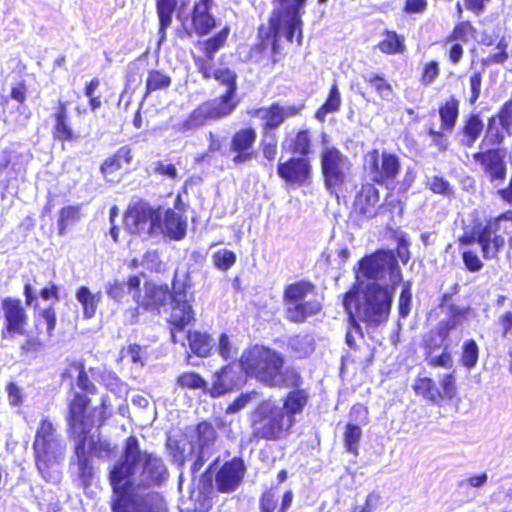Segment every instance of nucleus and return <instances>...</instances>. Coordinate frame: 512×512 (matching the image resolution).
I'll use <instances>...</instances> for the list:
<instances>
[{"label": "nucleus", "mask_w": 512, "mask_h": 512, "mask_svg": "<svg viewBox=\"0 0 512 512\" xmlns=\"http://www.w3.org/2000/svg\"><path fill=\"white\" fill-rule=\"evenodd\" d=\"M60 376L62 380H72L75 378L76 385L81 390L73 392L67 403V411L69 410L70 404L81 396L88 400L84 414L96 416L97 428L105 426L109 418L112 416V413L109 409L106 397L101 398L97 406L90 408L92 400L89 395H96L98 393V388L91 380L86 370L85 362L83 360L76 359L67 360L66 367L63 369Z\"/></svg>", "instance_id": "obj_7"}, {"label": "nucleus", "mask_w": 512, "mask_h": 512, "mask_svg": "<svg viewBox=\"0 0 512 512\" xmlns=\"http://www.w3.org/2000/svg\"><path fill=\"white\" fill-rule=\"evenodd\" d=\"M141 275L134 274L128 276L126 286L132 293L133 301L136 306L131 310L132 316L137 321L139 315L144 312L160 314L161 310L167 305L172 295V287L167 284H159L154 280H146L143 288H140Z\"/></svg>", "instance_id": "obj_10"}, {"label": "nucleus", "mask_w": 512, "mask_h": 512, "mask_svg": "<svg viewBox=\"0 0 512 512\" xmlns=\"http://www.w3.org/2000/svg\"><path fill=\"white\" fill-rule=\"evenodd\" d=\"M176 384L183 389H201L206 392L207 382L195 371H186L179 374L176 378Z\"/></svg>", "instance_id": "obj_49"}, {"label": "nucleus", "mask_w": 512, "mask_h": 512, "mask_svg": "<svg viewBox=\"0 0 512 512\" xmlns=\"http://www.w3.org/2000/svg\"><path fill=\"white\" fill-rule=\"evenodd\" d=\"M442 42L443 44H450L445 49V56L448 62L454 66L458 65L464 57L463 44L458 41H446V37Z\"/></svg>", "instance_id": "obj_57"}, {"label": "nucleus", "mask_w": 512, "mask_h": 512, "mask_svg": "<svg viewBox=\"0 0 512 512\" xmlns=\"http://www.w3.org/2000/svg\"><path fill=\"white\" fill-rule=\"evenodd\" d=\"M484 129V123L480 115L470 113L463 121L457 132L459 145L464 148H471L480 138Z\"/></svg>", "instance_id": "obj_28"}, {"label": "nucleus", "mask_w": 512, "mask_h": 512, "mask_svg": "<svg viewBox=\"0 0 512 512\" xmlns=\"http://www.w3.org/2000/svg\"><path fill=\"white\" fill-rule=\"evenodd\" d=\"M277 175L287 185L309 186L312 182L313 166L310 157L292 156L277 164Z\"/></svg>", "instance_id": "obj_21"}, {"label": "nucleus", "mask_w": 512, "mask_h": 512, "mask_svg": "<svg viewBox=\"0 0 512 512\" xmlns=\"http://www.w3.org/2000/svg\"><path fill=\"white\" fill-rule=\"evenodd\" d=\"M196 433L198 443L201 448L208 446L215 442L217 432L214 426L209 421H201L196 426Z\"/></svg>", "instance_id": "obj_52"}, {"label": "nucleus", "mask_w": 512, "mask_h": 512, "mask_svg": "<svg viewBox=\"0 0 512 512\" xmlns=\"http://www.w3.org/2000/svg\"><path fill=\"white\" fill-rule=\"evenodd\" d=\"M239 364L247 376L268 387L302 389L300 371L292 366L284 367V355L269 346L255 344L244 349Z\"/></svg>", "instance_id": "obj_5"}, {"label": "nucleus", "mask_w": 512, "mask_h": 512, "mask_svg": "<svg viewBox=\"0 0 512 512\" xmlns=\"http://www.w3.org/2000/svg\"><path fill=\"white\" fill-rule=\"evenodd\" d=\"M267 139H263L261 142V151L263 157L268 161H274L277 156L278 142L275 133L264 134Z\"/></svg>", "instance_id": "obj_59"}, {"label": "nucleus", "mask_w": 512, "mask_h": 512, "mask_svg": "<svg viewBox=\"0 0 512 512\" xmlns=\"http://www.w3.org/2000/svg\"><path fill=\"white\" fill-rule=\"evenodd\" d=\"M80 207L76 205L64 206L59 210L58 214V234L64 235L70 225L80 219Z\"/></svg>", "instance_id": "obj_47"}, {"label": "nucleus", "mask_w": 512, "mask_h": 512, "mask_svg": "<svg viewBox=\"0 0 512 512\" xmlns=\"http://www.w3.org/2000/svg\"><path fill=\"white\" fill-rule=\"evenodd\" d=\"M361 437L362 430L360 425L348 422L343 432V443L346 451L354 456H358Z\"/></svg>", "instance_id": "obj_46"}, {"label": "nucleus", "mask_w": 512, "mask_h": 512, "mask_svg": "<svg viewBox=\"0 0 512 512\" xmlns=\"http://www.w3.org/2000/svg\"><path fill=\"white\" fill-rule=\"evenodd\" d=\"M0 305L3 313L1 338L7 340L25 335L29 318L22 301L19 298L5 297L1 299Z\"/></svg>", "instance_id": "obj_18"}, {"label": "nucleus", "mask_w": 512, "mask_h": 512, "mask_svg": "<svg viewBox=\"0 0 512 512\" xmlns=\"http://www.w3.org/2000/svg\"><path fill=\"white\" fill-rule=\"evenodd\" d=\"M479 359V346L474 339L466 340L461 347V355L459 362L460 364L467 368H474Z\"/></svg>", "instance_id": "obj_48"}, {"label": "nucleus", "mask_w": 512, "mask_h": 512, "mask_svg": "<svg viewBox=\"0 0 512 512\" xmlns=\"http://www.w3.org/2000/svg\"><path fill=\"white\" fill-rule=\"evenodd\" d=\"M32 449L37 470L45 480H49L51 478V468L61 459L64 447L61 444L55 425L48 417L39 421Z\"/></svg>", "instance_id": "obj_9"}, {"label": "nucleus", "mask_w": 512, "mask_h": 512, "mask_svg": "<svg viewBox=\"0 0 512 512\" xmlns=\"http://www.w3.org/2000/svg\"><path fill=\"white\" fill-rule=\"evenodd\" d=\"M44 346L40 336H36L32 332V335L27 336L24 342L21 343L19 347L20 355L26 359H36L43 352Z\"/></svg>", "instance_id": "obj_50"}, {"label": "nucleus", "mask_w": 512, "mask_h": 512, "mask_svg": "<svg viewBox=\"0 0 512 512\" xmlns=\"http://www.w3.org/2000/svg\"><path fill=\"white\" fill-rule=\"evenodd\" d=\"M236 254L228 249H220L212 255L214 266L221 270L227 271L236 263Z\"/></svg>", "instance_id": "obj_54"}, {"label": "nucleus", "mask_w": 512, "mask_h": 512, "mask_svg": "<svg viewBox=\"0 0 512 512\" xmlns=\"http://www.w3.org/2000/svg\"><path fill=\"white\" fill-rule=\"evenodd\" d=\"M311 294H316V285L306 279L294 281L284 287L282 298L287 321L302 324L321 312L322 303L318 299L306 300Z\"/></svg>", "instance_id": "obj_8"}, {"label": "nucleus", "mask_w": 512, "mask_h": 512, "mask_svg": "<svg viewBox=\"0 0 512 512\" xmlns=\"http://www.w3.org/2000/svg\"><path fill=\"white\" fill-rule=\"evenodd\" d=\"M485 140L491 145H500L504 140V133L496 127V116L488 118Z\"/></svg>", "instance_id": "obj_58"}, {"label": "nucleus", "mask_w": 512, "mask_h": 512, "mask_svg": "<svg viewBox=\"0 0 512 512\" xmlns=\"http://www.w3.org/2000/svg\"><path fill=\"white\" fill-rule=\"evenodd\" d=\"M427 364L432 368L441 367L444 369H450L453 366L452 354L448 351L447 347L438 356H429L425 358Z\"/></svg>", "instance_id": "obj_60"}, {"label": "nucleus", "mask_w": 512, "mask_h": 512, "mask_svg": "<svg viewBox=\"0 0 512 512\" xmlns=\"http://www.w3.org/2000/svg\"><path fill=\"white\" fill-rule=\"evenodd\" d=\"M257 137L256 128L250 125L234 131L228 149L235 167H241L257 157L255 148Z\"/></svg>", "instance_id": "obj_20"}, {"label": "nucleus", "mask_w": 512, "mask_h": 512, "mask_svg": "<svg viewBox=\"0 0 512 512\" xmlns=\"http://www.w3.org/2000/svg\"><path fill=\"white\" fill-rule=\"evenodd\" d=\"M412 389L416 396L440 407L446 401H451L457 396L455 371L443 374L439 379V384L430 376L418 375Z\"/></svg>", "instance_id": "obj_16"}, {"label": "nucleus", "mask_w": 512, "mask_h": 512, "mask_svg": "<svg viewBox=\"0 0 512 512\" xmlns=\"http://www.w3.org/2000/svg\"><path fill=\"white\" fill-rule=\"evenodd\" d=\"M78 478L83 487H88L93 478V465L91 459L77 461Z\"/></svg>", "instance_id": "obj_63"}, {"label": "nucleus", "mask_w": 512, "mask_h": 512, "mask_svg": "<svg viewBox=\"0 0 512 512\" xmlns=\"http://www.w3.org/2000/svg\"><path fill=\"white\" fill-rule=\"evenodd\" d=\"M75 296L82 306L83 317L85 319L93 318L96 315L102 293L100 291L92 293L89 287L82 285L77 288Z\"/></svg>", "instance_id": "obj_37"}, {"label": "nucleus", "mask_w": 512, "mask_h": 512, "mask_svg": "<svg viewBox=\"0 0 512 512\" xmlns=\"http://www.w3.org/2000/svg\"><path fill=\"white\" fill-rule=\"evenodd\" d=\"M460 113V100L456 95H450L438 106V114L443 129L451 132L457 123Z\"/></svg>", "instance_id": "obj_35"}, {"label": "nucleus", "mask_w": 512, "mask_h": 512, "mask_svg": "<svg viewBox=\"0 0 512 512\" xmlns=\"http://www.w3.org/2000/svg\"><path fill=\"white\" fill-rule=\"evenodd\" d=\"M211 386L206 389V393L211 398H219L227 393L234 391L238 387L236 372L232 364H226L213 373Z\"/></svg>", "instance_id": "obj_27"}, {"label": "nucleus", "mask_w": 512, "mask_h": 512, "mask_svg": "<svg viewBox=\"0 0 512 512\" xmlns=\"http://www.w3.org/2000/svg\"><path fill=\"white\" fill-rule=\"evenodd\" d=\"M288 151L298 157H309L313 153V140L310 129L305 128L295 133L288 145Z\"/></svg>", "instance_id": "obj_40"}, {"label": "nucleus", "mask_w": 512, "mask_h": 512, "mask_svg": "<svg viewBox=\"0 0 512 512\" xmlns=\"http://www.w3.org/2000/svg\"><path fill=\"white\" fill-rule=\"evenodd\" d=\"M440 75V65L437 60H429L424 63L420 70L419 82L423 86L434 83Z\"/></svg>", "instance_id": "obj_53"}, {"label": "nucleus", "mask_w": 512, "mask_h": 512, "mask_svg": "<svg viewBox=\"0 0 512 512\" xmlns=\"http://www.w3.org/2000/svg\"><path fill=\"white\" fill-rule=\"evenodd\" d=\"M100 84V79L98 77H93L83 88V93L88 98L89 109L92 112H95L102 107L101 95L96 94Z\"/></svg>", "instance_id": "obj_51"}, {"label": "nucleus", "mask_w": 512, "mask_h": 512, "mask_svg": "<svg viewBox=\"0 0 512 512\" xmlns=\"http://www.w3.org/2000/svg\"><path fill=\"white\" fill-rule=\"evenodd\" d=\"M288 345L299 357H303L304 354H307L310 348L307 337L301 334L293 335L289 339Z\"/></svg>", "instance_id": "obj_64"}, {"label": "nucleus", "mask_w": 512, "mask_h": 512, "mask_svg": "<svg viewBox=\"0 0 512 512\" xmlns=\"http://www.w3.org/2000/svg\"><path fill=\"white\" fill-rule=\"evenodd\" d=\"M412 304V283L406 281L402 285V289L398 298V313L401 318H406L411 310Z\"/></svg>", "instance_id": "obj_56"}, {"label": "nucleus", "mask_w": 512, "mask_h": 512, "mask_svg": "<svg viewBox=\"0 0 512 512\" xmlns=\"http://www.w3.org/2000/svg\"><path fill=\"white\" fill-rule=\"evenodd\" d=\"M177 274L172 280L171 312L167 318V324L171 335V341L177 342L176 335L182 332L188 325L196 321L195 311L192 305V297L188 298V283L177 286Z\"/></svg>", "instance_id": "obj_14"}, {"label": "nucleus", "mask_w": 512, "mask_h": 512, "mask_svg": "<svg viewBox=\"0 0 512 512\" xmlns=\"http://www.w3.org/2000/svg\"><path fill=\"white\" fill-rule=\"evenodd\" d=\"M361 276L372 282L359 289L357 283L342 296V304L348 315L350 328L345 334V342L352 351V361L366 368L373 363L374 350L367 345L368 353L357 355L359 346L353 332L363 338L359 322L378 327L385 324L391 314L394 290L403 280V273L396 254L390 249H377L363 256L359 261Z\"/></svg>", "instance_id": "obj_1"}, {"label": "nucleus", "mask_w": 512, "mask_h": 512, "mask_svg": "<svg viewBox=\"0 0 512 512\" xmlns=\"http://www.w3.org/2000/svg\"><path fill=\"white\" fill-rule=\"evenodd\" d=\"M293 493L287 490L283 493L278 507V499L272 488L264 490L259 497V512H287L293 503Z\"/></svg>", "instance_id": "obj_32"}, {"label": "nucleus", "mask_w": 512, "mask_h": 512, "mask_svg": "<svg viewBox=\"0 0 512 512\" xmlns=\"http://www.w3.org/2000/svg\"><path fill=\"white\" fill-rule=\"evenodd\" d=\"M246 467L241 457L225 461L215 474L216 490L220 493H232L242 483Z\"/></svg>", "instance_id": "obj_22"}, {"label": "nucleus", "mask_w": 512, "mask_h": 512, "mask_svg": "<svg viewBox=\"0 0 512 512\" xmlns=\"http://www.w3.org/2000/svg\"><path fill=\"white\" fill-rule=\"evenodd\" d=\"M368 88L374 92L381 100L391 101L395 92L392 84L382 73H371L363 76Z\"/></svg>", "instance_id": "obj_39"}, {"label": "nucleus", "mask_w": 512, "mask_h": 512, "mask_svg": "<svg viewBox=\"0 0 512 512\" xmlns=\"http://www.w3.org/2000/svg\"><path fill=\"white\" fill-rule=\"evenodd\" d=\"M472 158L492 185L500 186L504 183L508 172L504 149L494 147L479 150L472 155Z\"/></svg>", "instance_id": "obj_19"}, {"label": "nucleus", "mask_w": 512, "mask_h": 512, "mask_svg": "<svg viewBox=\"0 0 512 512\" xmlns=\"http://www.w3.org/2000/svg\"><path fill=\"white\" fill-rule=\"evenodd\" d=\"M494 116L504 130H509L512 126V98L504 102Z\"/></svg>", "instance_id": "obj_62"}, {"label": "nucleus", "mask_w": 512, "mask_h": 512, "mask_svg": "<svg viewBox=\"0 0 512 512\" xmlns=\"http://www.w3.org/2000/svg\"><path fill=\"white\" fill-rule=\"evenodd\" d=\"M229 32H230L229 27L225 26L214 36L206 39L203 42L201 50L206 57V59H204L205 61H208V63H211L214 60L216 52H218L220 49H222L225 46L227 39H228Z\"/></svg>", "instance_id": "obj_44"}, {"label": "nucleus", "mask_w": 512, "mask_h": 512, "mask_svg": "<svg viewBox=\"0 0 512 512\" xmlns=\"http://www.w3.org/2000/svg\"><path fill=\"white\" fill-rule=\"evenodd\" d=\"M469 312V307H458L456 305H451L449 307L448 318L439 322L436 334L442 341H446L450 336V332L457 326H460L467 319Z\"/></svg>", "instance_id": "obj_33"}, {"label": "nucleus", "mask_w": 512, "mask_h": 512, "mask_svg": "<svg viewBox=\"0 0 512 512\" xmlns=\"http://www.w3.org/2000/svg\"><path fill=\"white\" fill-rule=\"evenodd\" d=\"M239 101L235 94L223 93L217 98L209 99L194 108L184 126L187 128L200 127L210 121H216L230 116L236 109Z\"/></svg>", "instance_id": "obj_17"}, {"label": "nucleus", "mask_w": 512, "mask_h": 512, "mask_svg": "<svg viewBox=\"0 0 512 512\" xmlns=\"http://www.w3.org/2000/svg\"><path fill=\"white\" fill-rule=\"evenodd\" d=\"M143 71L138 64L132 63L129 65L126 73L125 91L132 89V91L142 82Z\"/></svg>", "instance_id": "obj_61"}, {"label": "nucleus", "mask_w": 512, "mask_h": 512, "mask_svg": "<svg viewBox=\"0 0 512 512\" xmlns=\"http://www.w3.org/2000/svg\"><path fill=\"white\" fill-rule=\"evenodd\" d=\"M378 49L385 55L403 54L406 50L405 38L395 30H384L383 39L377 44Z\"/></svg>", "instance_id": "obj_41"}, {"label": "nucleus", "mask_w": 512, "mask_h": 512, "mask_svg": "<svg viewBox=\"0 0 512 512\" xmlns=\"http://www.w3.org/2000/svg\"><path fill=\"white\" fill-rule=\"evenodd\" d=\"M169 470L163 458L154 452L142 451L135 435L123 442L120 458L109 470L108 480L112 489L111 512H162L157 493L138 494V489L163 485Z\"/></svg>", "instance_id": "obj_2"}, {"label": "nucleus", "mask_w": 512, "mask_h": 512, "mask_svg": "<svg viewBox=\"0 0 512 512\" xmlns=\"http://www.w3.org/2000/svg\"><path fill=\"white\" fill-rule=\"evenodd\" d=\"M342 105V97L338 87V84L334 82L328 91L325 101L321 106H319L315 113L314 117L319 122L323 123L326 120V116L328 114L336 113L340 110Z\"/></svg>", "instance_id": "obj_36"}, {"label": "nucleus", "mask_w": 512, "mask_h": 512, "mask_svg": "<svg viewBox=\"0 0 512 512\" xmlns=\"http://www.w3.org/2000/svg\"><path fill=\"white\" fill-rule=\"evenodd\" d=\"M188 346L191 352L201 358L208 357L211 354V336L207 332L199 330H188L186 333Z\"/></svg>", "instance_id": "obj_38"}, {"label": "nucleus", "mask_w": 512, "mask_h": 512, "mask_svg": "<svg viewBox=\"0 0 512 512\" xmlns=\"http://www.w3.org/2000/svg\"><path fill=\"white\" fill-rule=\"evenodd\" d=\"M172 84L170 75L159 69H151L148 71L145 92L143 95L144 101L149 95L156 91L168 90Z\"/></svg>", "instance_id": "obj_43"}, {"label": "nucleus", "mask_w": 512, "mask_h": 512, "mask_svg": "<svg viewBox=\"0 0 512 512\" xmlns=\"http://www.w3.org/2000/svg\"><path fill=\"white\" fill-rule=\"evenodd\" d=\"M379 190L372 183H365L356 193L352 213L359 221H368L379 214Z\"/></svg>", "instance_id": "obj_23"}, {"label": "nucleus", "mask_w": 512, "mask_h": 512, "mask_svg": "<svg viewBox=\"0 0 512 512\" xmlns=\"http://www.w3.org/2000/svg\"><path fill=\"white\" fill-rule=\"evenodd\" d=\"M87 403L88 400L79 396L70 404L65 415L68 433L76 435L78 438L74 447L76 462L90 459L86 450V442L93 427L96 426V416L84 414Z\"/></svg>", "instance_id": "obj_13"}, {"label": "nucleus", "mask_w": 512, "mask_h": 512, "mask_svg": "<svg viewBox=\"0 0 512 512\" xmlns=\"http://www.w3.org/2000/svg\"><path fill=\"white\" fill-rule=\"evenodd\" d=\"M57 326V313L53 305H48L33 315V330L36 336L46 335L51 338Z\"/></svg>", "instance_id": "obj_31"}, {"label": "nucleus", "mask_w": 512, "mask_h": 512, "mask_svg": "<svg viewBox=\"0 0 512 512\" xmlns=\"http://www.w3.org/2000/svg\"><path fill=\"white\" fill-rule=\"evenodd\" d=\"M133 160V148L129 144L123 145L101 163L99 167L100 173L104 178H107L124 166H130Z\"/></svg>", "instance_id": "obj_29"}, {"label": "nucleus", "mask_w": 512, "mask_h": 512, "mask_svg": "<svg viewBox=\"0 0 512 512\" xmlns=\"http://www.w3.org/2000/svg\"><path fill=\"white\" fill-rule=\"evenodd\" d=\"M247 114L250 117L262 114L264 120L262 131L264 134H271L270 131L277 129L285 121L282 106L278 102H273L267 107L249 109Z\"/></svg>", "instance_id": "obj_30"}, {"label": "nucleus", "mask_w": 512, "mask_h": 512, "mask_svg": "<svg viewBox=\"0 0 512 512\" xmlns=\"http://www.w3.org/2000/svg\"><path fill=\"white\" fill-rule=\"evenodd\" d=\"M363 167L374 186L388 187L400 174L401 160L396 153L373 148L365 153Z\"/></svg>", "instance_id": "obj_12"}, {"label": "nucleus", "mask_w": 512, "mask_h": 512, "mask_svg": "<svg viewBox=\"0 0 512 512\" xmlns=\"http://www.w3.org/2000/svg\"><path fill=\"white\" fill-rule=\"evenodd\" d=\"M165 228L167 236L172 240H182L186 236L187 223L173 209L169 208L162 212V228Z\"/></svg>", "instance_id": "obj_34"}, {"label": "nucleus", "mask_w": 512, "mask_h": 512, "mask_svg": "<svg viewBox=\"0 0 512 512\" xmlns=\"http://www.w3.org/2000/svg\"><path fill=\"white\" fill-rule=\"evenodd\" d=\"M507 49H508V43L505 40V38L502 37L497 42V45H496L497 51L495 53H490L487 57L483 58L482 64L484 66H489V65H493V64H504L509 58Z\"/></svg>", "instance_id": "obj_55"}, {"label": "nucleus", "mask_w": 512, "mask_h": 512, "mask_svg": "<svg viewBox=\"0 0 512 512\" xmlns=\"http://www.w3.org/2000/svg\"><path fill=\"white\" fill-rule=\"evenodd\" d=\"M124 224L131 234L152 236L162 232V208L140 199L128 205Z\"/></svg>", "instance_id": "obj_11"}, {"label": "nucleus", "mask_w": 512, "mask_h": 512, "mask_svg": "<svg viewBox=\"0 0 512 512\" xmlns=\"http://www.w3.org/2000/svg\"><path fill=\"white\" fill-rule=\"evenodd\" d=\"M198 72L205 80L214 79L220 86L225 88L226 94H235L237 92V73L227 66L212 69L211 63L204 59L195 61Z\"/></svg>", "instance_id": "obj_25"}, {"label": "nucleus", "mask_w": 512, "mask_h": 512, "mask_svg": "<svg viewBox=\"0 0 512 512\" xmlns=\"http://www.w3.org/2000/svg\"><path fill=\"white\" fill-rule=\"evenodd\" d=\"M351 162L339 148L326 147L320 154V168L324 186L332 194L347 183Z\"/></svg>", "instance_id": "obj_15"}, {"label": "nucleus", "mask_w": 512, "mask_h": 512, "mask_svg": "<svg viewBox=\"0 0 512 512\" xmlns=\"http://www.w3.org/2000/svg\"><path fill=\"white\" fill-rule=\"evenodd\" d=\"M177 7V0H156V10L159 18V42L166 39V30L172 23V16Z\"/></svg>", "instance_id": "obj_42"}, {"label": "nucleus", "mask_w": 512, "mask_h": 512, "mask_svg": "<svg viewBox=\"0 0 512 512\" xmlns=\"http://www.w3.org/2000/svg\"><path fill=\"white\" fill-rule=\"evenodd\" d=\"M476 35V27L469 20H462L455 23L452 30L446 36V41H458L466 44L471 39H474Z\"/></svg>", "instance_id": "obj_45"}, {"label": "nucleus", "mask_w": 512, "mask_h": 512, "mask_svg": "<svg viewBox=\"0 0 512 512\" xmlns=\"http://www.w3.org/2000/svg\"><path fill=\"white\" fill-rule=\"evenodd\" d=\"M457 243L464 247L461 255L465 269L471 273L479 272L484 263L478 253L468 247L477 243L485 260L497 259L506 245L512 248V209L484 220H474L471 228L457 238Z\"/></svg>", "instance_id": "obj_4"}, {"label": "nucleus", "mask_w": 512, "mask_h": 512, "mask_svg": "<svg viewBox=\"0 0 512 512\" xmlns=\"http://www.w3.org/2000/svg\"><path fill=\"white\" fill-rule=\"evenodd\" d=\"M281 5H287L284 9H274L268 19L269 30L262 34L263 26L259 27L260 39L255 48L258 52H264L268 47L271 52V61L276 63L277 56L281 53L279 37L281 32L287 42L300 47L303 43L302 9L307 0H278Z\"/></svg>", "instance_id": "obj_6"}, {"label": "nucleus", "mask_w": 512, "mask_h": 512, "mask_svg": "<svg viewBox=\"0 0 512 512\" xmlns=\"http://www.w3.org/2000/svg\"><path fill=\"white\" fill-rule=\"evenodd\" d=\"M53 126L51 129L52 138L56 142L74 143L81 137L80 133L73 127L68 111V103L58 100L54 113L52 114Z\"/></svg>", "instance_id": "obj_24"}, {"label": "nucleus", "mask_w": 512, "mask_h": 512, "mask_svg": "<svg viewBox=\"0 0 512 512\" xmlns=\"http://www.w3.org/2000/svg\"><path fill=\"white\" fill-rule=\"evenodd\" d=\"M310 400L306 389H292L279 406L270 400L261 401L250 414L249 443L278 442L286 439L296 425V416L303 413Z\"/></svg>", "instance_id": "obj_3"}, {"label": "nucleus", "mask_w": 512, "mask_h": 512, "mask_svg": "<svg viewBox=\"0 0 512 512\" xmlns=\"http://www.w3.org/2000/svg\"><path fill=\"white\" fill-rule=\"evenodd\" d=\"M214 0H197L191 11V28L198 36L209 34L216 27V19L211 10Z\"/></svg>", "instance_id": "obj_26"}]
</instances>
